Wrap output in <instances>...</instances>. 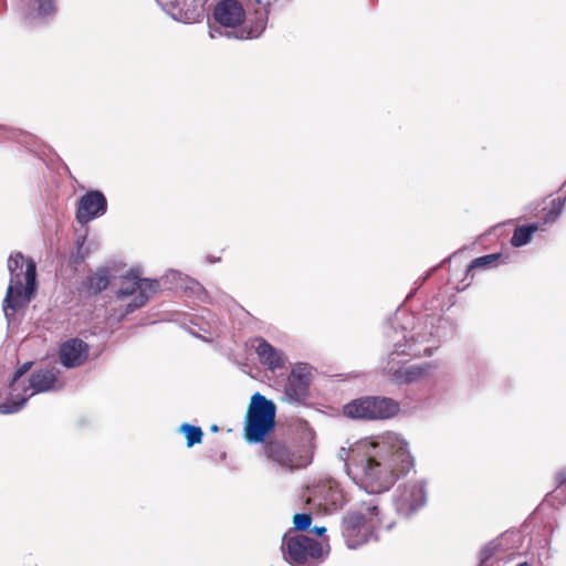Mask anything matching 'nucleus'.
I'll list each match as a JSON object with an SVG mask.
<instances>
[{
	"label": "nucleus",
	"mask_w": 566,
	"mask_h": 566,
	"mask_svg": "<svg viewBox=\"0 0 566 566\" xmlns=\"http://www.w3.org/2000/svg\"><path fill=\"white\" fill-rule=\"evenodd\" d=\"M111 275L107 269H98L93 275L85 280L86 290L92 294H98L109 285Z\"/></svg>",
	"instance_id": "nucleus-19"
},
{
	"label": "nucleus",
	"mask_w": 566,
	"mask_h": 566,
	"mask_svg": "<svg viewBox=\"0 0 566 566\" xmlns=\"http://www.w3.org/2000/svg\"><path fill=\"white\" fill-rule=\"evenodd\" d=\"M275 405L261 394L252 396L244 421V438L250 443L264 441L275 426Z\"/></svg>",
	"instance_id": "nucleus-4"
},
{
	"label": "nucleus",
	"mask_w": 566,
	"mask_h": 566,
	"mask_svg": "<svg viewBox=\"0 0 566 566\" xmlns=\"http://www.w3.org/2000/svg\"><path fill=\"white\" fill-rule=\"evenodd\" d=\"M60 363L66 368H77L85 364L90 346L83 339L74 337L63 342L59 347Z\"/></svg>",
	"instance_id": "nucleus-12"
},
{
	"label": "nucleus",
	"mask_w": 566,
	"mask_h": 566,
	"mask_svg": "<svg viewBox=\"0 0 566 566\" xmlns=\"http://www.w3.org/2000/svg\"><path fill=\"white\" fill-rule=\"evenodd\" d=\"M56 381V376L52 370L40 369L31 374L29 386L23 387V395H17L14 399H9L0 405V413L9 415L19 411L28 399L35 392L51 390Z\"/></svg>",
	"instance_id": "nucleus-8"
},
{
	"label": "nucleus",
	"mask_w": 566,
	"mask_h": 566,
	"mask_svg": "<svg viewBox=\"0 0 566 566\" xmlns=\"http://www.w3.org/2000/svg\"><path fill=\"white\" fill-rule=\"evenodd\" d=\"M10 282L3 300V312L10 321L14 314L28 306L36 292V265L32 259H25L21 252L8 259Z\"/></svg>",
	"instance_id": "nucleus-2"
},
{
	"label": "nucleus",
	"mask_w": 566,
	"mask_h": 566,
	"mask_svg": "<svg viewBox=\"0 0 566 566\" xmlns=\"http://www.w3.org/2000/svg\"><path fill=\"white\" fill-rule=\"evenodd\" d=\"M563 208L564 200L559 197L545 202L541 210L543 221L517 226L511 238V244L515 248L527 244L536 231L543 230L546 224L553 223L559 217Z\"/></svg>",
	"instance_id": "nucleus-9"
},
{
	"label": "nucleus",
	"mask_w": 566,
	"mask_h": 566,
	"mask_svg": "<svg viewBox=\"0 0 566 566\" xmlns=\"http://www.w3.org/2000/svg\"><path fill=\"white\" fill-rule=\"evenodd\" d=\"M556 482L557 486L562 488L563 485H566V470L560 471L556 475Z\"/></svg>",
	"instance_id": "nucleus-26"
},
{
	"label": "nucleus",
	"mask_w": 566,
	"mask_h": 566,
	"mask_svg": "<svg viewBox=\"0 0 566 566\" xmlns=\"http://www.w3.org/2000/svg\"><path fill=\"white\" fill-rule=\"evenodd\" d=\"M282 552L293 566H314L323 556L322 544L305 535L284 537Z\"/></svg>",
	"instance_id": "nucleus-6"
},
{
	"label": "nucleus",
	"mask_w": 566,
	"mask_h": 566,
	"mask_svg": "<svg viewBox=\"0 0 566 566\" xmlns=\"http://www.w3.org/2000/svg\"><path fill=\"white\" fill-rule=\"evenodd\" d=\"M245 10L238 0H221L212 12L214 21L223 28L235 29L245 22Z\"/></svg>",
	"instance_id": "nucleus-11"
},
{
	"label": "nucleus",
	"mask_w": 566,
	"mask_h": 566,
	"mask_svg": "<svg viewBox=\"0 0 566 566\" xmlns=\"http://www.w3.org/2000/svg\"><path fill=\"white\" fill-rule=\"evenodd\" d=\"M181 432L185 433L187 440V447L191 448L197 443H200L203 437V432L200 427L184 423L180 427Z\"/></svg>",
	"instance_id": "nucleus-22"
},
{
	"label": "nucleus",
	"mask_w": 566,
	"mask_h": 566,
	"mask_svg": "<svg viewBox=\"0 0 566 566\" xmlns=\"http://www.w3.org/2000/svg\"><path fill=\"white\" fill-rule=\"evenodd\" d=\"M501 259H502L501 253H492V254H486V255L475 258L469 264V266L467 269V273L470 274L472 271H474L476 269H482V268L483 269L495 268V266H497L499 261Z\"/></svg>",
	"instance_id": "nucleus-21"
},
{
	"label": "nucleus",
	"mask_w": 566,
	"mask_h": 566,
	"mask_svg": "<svg viewBox=\"0 0 566 566\" xmlns=\"http://www.w3.org/2000/svg\"><path fill=\"white\" fill-rule=\"evenodd\" d=\"M157 2L175 19L188 22L201 14L207 0H157Z\"/></svg>",
	"instance_id": "nucleus-13"
},
{
	"label": "nucleus",
	"mask_w": 566,
	"mask_h": 566,
	"mask_svg": "<svg viewBox=\"0 0 566 566\" xmlns=\"http://www.w3.org/2000/svg\"><path fill=\"white\" fill-rule=\"evenodd\" d=\"M516 566H530L527 563H520L518 565Z\"/></svg>",
	"instance_id": "nucleus-28"
},
{
	"label": "nucleus",
	"mask_w": 566,
	"mask_h": 566,
	"mask_svg": "<svg viewBox=\"0 0 566 566\" xmlns=\"http://www.w3.org/2000/svg\"><path fill=\"white\" fill-rule=\"evenodd\" d=\"M123 280L132 282V285L127 287H120L116 292L117 298H124L127 296L135 295L137 293L134 300L129 304H127L125 311L126 314L145 306L148 300L153 295H155L160 289L158 280L140 279L139 271L135 269L129 270L128 273L125 276H123Z\"/></svg>",
	"instance_id": "nucleus-7"
},
{
	"label": "nucleus",
	"mask_w": 566,
	"mask_h": 566,
	"mask_svg": "<svg viewBox=\"0 0 566 566\" xmlns=\"http://www.w3.org/2000/svg\"><path fill=\"white\" fill-rule=\"evenodd\" d=\"M427 501V493L421 483L406 486L397 500L399 511L410 514L419 510Z\"/></svg>",
	"instance_id": "nucleus-15"
},
{
	"label": "nucleus",
	"mask_w": 566,
	"mask_h": 566,
	"mask_svg": "<svg viewBox=\"0 0 566 566\" xmlns=\"http://www.w3.org/2000/svg\"><path fill=\"white\" fill-rule=\"evenodd\" d=\"M326 532V528L324 526H315L313 528V533L317 536H322Z\"/></svg>",
	"instance_id": "nucleus-27"
},
{
	"label": "nucleus",
	"mask_w": 566,
	"mask_h": 566,
	"mask_svg": "<svg viewBox=\"0 0 566 566\" xmlns=\"http://www.w3.org/2000/svg\"><path fill=\"white\" fill-rule=\"evenodd\" d=\"M294 527L297 531H306L312 523V516L307 513H298L293 517Z\"/></svg>",
	"instance_id": "nucleus-24"
},
{
	"label": "nucleus",
	"mask_w": 566,
	"mask_h": 566,
	"mask_svg": "<svg viewBox=\"0 0 566 566\" xmlns=\"http://www.w3.org/2000/svg\"><path fill=\"white\" fill-rule=\"evenodd\" d=\"M263 449L266 458L280 465L287 468L297 467L295 464L294 453L291 452L283 441L271 439L264 443Z\"/></svg>",
	"instance_id": "nucleus-18"
},
{
	"label": "nucleus",
	"mask_w": 566,
	"mask_h": 566,
	"mask_svg": "<svg viewBox=\"0 0 566 566\" xmlns=\"http://www.w3.org/2000/svg\"><path fill=\"white\" fill-rule=\"evenodd\" d=\"M33 361H27L17 369L10 384L12 394L18 390V380L31 369Z\"/></svg>",
	"instance_id": "nucleus-25"
},
{
	"label": "nucleus",
	"mask_w": 566,
	"mask_h": 566,
	"mask_svg": "<svg viewBox=\"0 0 566 566\" xmlns=\"http://www.w3.org/2000/svg\"><path fill=\"white\" fill-rule=\"evenodd\" d=\"M381 525L379 509L375 501L363 503L359 511L347 514L342 521V535L348 548L356 549L375 538Z\"/></svg>",
	"instance_id": "nucleus-3"
},
{
	"label": "nucleus",
	"mask_w": 566,
	"mask_h": 566,
	"mask_svg": "<svg viewBox=\"0 0 566 566\" xmlns=\"http://www.w3.org/2000/svg\"><path fill=\"white\" fill-rule=\"evenodd\" d=\"M407 442L396 434L365 438L352 450L347 463L355 483L369 494H380L412 468Z\"/></svg>",
	"instance_id": "nucleus-1"
},
{
	"label": "nucleus",
	"mask_w": 566,
	"mask_h": 566,
	"mask_svg": "<svg viewBox=\"0 0 566 566\" xmlns=\"http://www.w3.org/2000/svg\"><path fill=\"white\" fill-rule=\"evenodd\" d=\"M106 210L105 196L98 190H91L78 199L75 217L81 224H85L104 214Z\"/></svg>",
	"instance_id": "nucleus-10"
},
{
	"label": "nucleus",
	"mask_w": 566,
	"mask_h": 566,
	"mask_svg": "<svg viewBox=\"0 0 566 566\" xmlns=\"http://www.w3.org/2000/svg\"><path fill=\"white\" fill-rule=\"evenodd\" d=\"M436 368L434 363L428 361L421 365L401 367L394 371L392 377L398 384H412L430 376Z\"/></svg>",
	"instance_id": "nucleus-17"
},
{
	"label": "nucleus",
	"mask_w": 566,
	"mask_h": 566,
	"mask_svg": "<svg viewBox=\"0 0 566 566\" xmlns=\"http://www.w3.org/2000/svg\"><path fill=\"white\" fill-rule=\"evenodd\" d=\"M253 344L260 363L266 366L268 369L275 370L285 366V357L283 354L263 337L254 338Z\"/></svg>",
	"instance_id": "nucleus-16"
},
{
	"label": "nucleus",
	"mask_w": 566,
	"mask_h": 566,
	"mask_svg": "<svg viewBox=\"0 0 566 566\" xmlns=\"http://www.w3.org/2000/svg\"><path fill=\"white\" fill-rule=\"evenodd\" d=\"M33 2L40 17L52 15L56 10L55 0H33Z\"/></svg>",
	"instance_id": "nucleus-23"
},
{
	"label": "nucleus",
	"mask_w": 566,
	"mask_h": 566,
	"mask_svg": "<svg viewBox=\"0 0 566 566\" xmlns=\"http://www.w3.org/2000/svg\"><path fill=\"white\" fill-rule=\"evenodd\" d=\"M266 25V18L264 15H260L256 20L249 25L240 28L235 32V38L240 40L245 39H255L260 36V34L264 31Z\"/></svg>",
	"instance_id": "nucleus-20"
},
{
	"label": "nucleus",
	"mask_w": 566,
	"mask_h": 566,
	"mask_svg": "<svg viewBox=\"0 0 566 566\" xmlns=\"http://www.w3.org/2000/svg\"><path fill=\"white\" fill-rule=\"evenodd\" d=\"M308 374L301 367L293 368L287 377L284 395L289 402H303L308 396Z\"/></svg>",
	"instance_id": "nucleus-14"
},
{
	"label": "nucleus",
	"mask_w": 566,
	"mask_h": 566,
	"mask_svg": "<svg viewBox=\"0 0 566 566\" xmlns=\"http://www.w3.org/2000/svg\"><path fill=\"white\" fill-rule=\"evenodd\" d=\"M400 411V403L384 396H364L343 406V415L354 420L377 421L394 418Z\"/></svg>",
	"instance_id": "nucleus-5"
}]
</instances>
